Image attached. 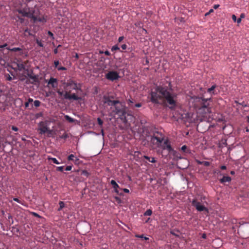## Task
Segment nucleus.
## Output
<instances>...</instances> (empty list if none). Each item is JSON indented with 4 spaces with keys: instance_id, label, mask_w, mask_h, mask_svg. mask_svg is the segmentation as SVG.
<instances>
[{
    "instance_id": "c85d7f7f",
    "label": "nucleus",
    "mask_w": 249,
    "mask_h": 249,
    "mask_svg": "<svg viewBox=\"0 0 249 249\" xmlns=\"http://www.w3.org/2000/svg\"><path fill=\"white\" fill-rule=\"evenodd\" d=\"M127 104L130 107H133V102L132 100L129 99L127 101Z\"/></svg>"
},
{
    "instance_id": "ea45409f",
    "label": "nucleus",
    "mask_w": 249,
    "mask_h": 249,
    "mask_svg": "<svg viewBox=\"0 0 249 249\" xmlns=\"http://www.w3.org/2000/svg\"><path fill=\"white\" fill-rule=\"evenodd\" d=\"M202 164L205 166H209L210 165V163L209 161H203Z\"/></svg>"
},
{
    "instance_id": "a878e982",
    "label": "nucleus",
    "mask_w": 249,
    "mask_h": 249,
    "mask_svg": "<svg viewBox=\"0 0 249 249\" xmlns=\"http://www.w3.org/2000/svg\"><path fill=\"white\" fill-rule=\"evenodd\" d=\"M215 88H216V86L213 85L211 88H209L208 89V90H207L208 92H209L210 93H211L212 92H213V93H214L213 90Z\"/></svg>"
},
{
    "instance_id": "bf43d9fd",
    "label": "nucleus",
    "mask_w": 249,
    "mask_h": 249,
    "mask_svg": "<svg viewBox=\"0 0 249 249\" xmlns=\"http://www.w3.org/2000/svg\"><path fill=\"white\" fill-rule=\"evenodd\" d=\"M220 168L221 170H226L227 169V167L225 165H222V166H221Z\"/></svg>"
},
{
    "instance_id": "20e7f679",
    "label": "nucleus",
    "mask_w": 249,
    "mask_h": 249,
    "mask_svg": "<svg viewBox=\"0 0 249 249\" xmlns=\"http://www.w3.org/2000/svg\"><path fill=\"white\" fill-rule=\"evenodd\" d=\"M18 13L22 14L24 17L32 18L34 22L38 21L46 22L47 21V19L44 17H38L37 16L39 10L37 9H36L35 8L25 7L18 10Z\"/></svg>"
},
{
    "instance_id": "6e6d98bb",
    "label": "nucleus",
    "mask_w": 249,
    "mask_h": 249,
    "mask_svg": "<svg viewBox=\"0 0 249 249\" xmlns=\"http://www.w3.org/2000/svg\"><path fill=\"white\" fill-rule=\"evenodd\" d=\"M124 37L123 36L119 37L118 38V41L119 42H121L124 39Z\"/></svg>"
},
{
    "instance_id": "9d476101",
    "label": "nucleus",
    "mask_w": 249,
    "mask_h": 249,
    "mask_svg": "<svg viewBox=\"0 0 249 249\" xmlns=\"http://www.w3.org/2000/svg\"><path fill=\"white\" fill-rule=\"evenodd\" d=\"M110 184L112 185V188H113L114 192L119 196H122L124 195L122 192H120L119 189H121L120 188L119 185L116 183V182L114 180H111L110 181Z\"/></svg>"
},
{
    "instance_id": "f8f14e48",
    "label": "nucleus",
    "mask_w": 249,
    "mask_h": 249,
    "mask_svg": "<svg viewBox=\"0 0 249 249\" xmlns=\"http://www.w3.org/2000/svg\"><path fill=\"white\" fill-rule=\"evenodd\" d=\"M48 83L49 85H51L53 88H56L58 86L57 80L53 77L50 78Z\"/></svg>"
},
{
    "instance_id": "ddd939ff",
    "label": "nucleus",
    "mask_w": 249,
    "mask_h": 249,
    "mask_svg": "<svg viewBox=\"0 0 249 249\" xmlns=\"http://www.w3.org/2000/svg\"><path fill=\"white\" fill-rule=\"evenodd\" d=\"M231 180V178L229 176H224L222 178L220 179V182L221 183H224L226 182H230Z\"/></svg>"
},
{
    "instance_id": "3c124183",
    "label": "nucleus",
    "mask_w": 249,
    "mask_h": 249,
    "mask_svg": "<svg viewBox=\"0 0 249 249\" xmlns=\"http://www.w3.org/2000/svg\"><path fill=\"white\" fill-rule=\"evenodd\" d=\"M134 107H142V104L141 103H137L134 105Z\"/></svg>"
},
{
    "instance_id": "7c9ffc66",
    "label": "nucleus",
    "mask_w": 249,
    "mask_h": 249,
    "mask_svg": "<svg viewBox=\"0 0 249 249\" xmlns=\"http://www.w3.org/2000/svg\"><path fill=\"white\" fill-rule=\"evenodd\" d=\"M43 115V113L41 112H38V113H37L36 114L35 117H36V118L37 119L41 117H42Z\"/></svg>"
},
{
    "instance_id": "aec40b11",
    "label": "nucleus",
    "mask_w": 249,
    "mask_h": 249,
    "mask_svg": "<svg viewBox=\"0 0 249 249\" xmlns=\"http://www.w3.org/2000/svg\"><path fill=\"white\" fill-rule=\"evenodd\" d=\"M181 150L182 152L184 153H190L189 150L188 149L187 146L186 145H183L181 148Z\"/></svg>"
},
{
    "instance_id": "4468645a",
    "label": "nucleus",
    "mask_w": 249,
    "mask_h": 249,
    "mask_svg": "<svg viewBox=\"0 0 249 249\" xmlns=\"http://www.w3.org/2000/svg\"><path fill=\"white\" fill-rule=\"evenodd\" d=\"M17 66L18 70L19 71H22L23 70H25V66L23 63H22L21 62H19L17 63Z\"/></svg>"
},
{
    "instance_id": "6e6552de",
    "label": "nucleus",
    "mask_w": 249,
    "mask_h": 249,
    "mask_svg": "<svg viewBox=\"0 0 249 249\" xmlns=\"http://www.w3.org/2000/svg\"><path fill=\"white\" fill-rule=\"evenodd\" d=\"M106 78L111 81L117 80L120 77L119 73L116 71H109L105 75Z\"/></svg>"
},
{
    "instance_id": "0e129e2a",
    "label": "nucleus",
    "mask_w": 249,
    "mask_h": 249,
    "mask_svg": "<svg viewBox=\"0 0 249 249\" xmlns=\"http://www.w3.org/2000/svg\"><path fill=\"white\" fill-rule=\"evenodd\" d=\"M206 237H207L206 234V233H203V234L202 235V238H203V239H206Z\"/></svg>"
},
{
    "instance_id": "393cba45",
    "label": "nucleus",
    "mask_w": 249,
    "mask_h": 249,
    "mask_svg": "<svg viewBox=\"0 0 249 249\" xmlns=\"http://www.w3.org/2000/svg\"><path fill=\"white\" fill-rule=\"evenodd\" d=\"M152 213V211L151 209L147 210L144 213L145 216H150Z\"/></svg>"
},
{
    "instance_id": "13d9d810",
    "label": "nucleus",
    "mask_w": 249,
    "mask_h": 249,
    "mask_svg": "<svg viewBox=\"0 0 249 249\" xmlns=\"http://www.w3.org/2000/svg\"><path fill=\"white\" fill-rule=\"evenodd\" d=\"M219 7V4H215L213 5V8L214 9H216L217 8H218V7Z\"/></svg>"
},
{
    "instance_id": "72a5a7b5",
    "label": "nucleus",
    "mask_w": 249,
    "mask_h": 249,
    "mask_svg": "<svg viewBox=\"0 0 249 249\" xmlns=\"http://www.w3.org/2000/svg\"><path fill=\"white\" fill-rule=\"evenodd\" d=\"M235 102L236 104H239V105H241L243 107H247V104L245 102H242V103H239L238 101H235Z\"/></svg>"
},
{
    "instance_id": "4c0bfd02",
    "label": "nucleus",
    "mask_w": 249,
    "mask_h": 249,
    "mask_svg": "<svg viewBox=\"0 0 249 249\" xmlns=\"http://www.w3.org/2000/svg\"><path fill=\"white\" fill-rule=\"evenodd\" d=\"M64 166H58L56 167V170L57 171L63 172Z\"/></svg>"
},
{
    "instance_id": "a18cd8bd",
    "label": "nucleus",
    "mask_w": 249,
    "mask_h": 249,
    "mask_svg": "<svg viewBox=\"0 0 249 249\" xmlns=\"http://www.w3.org/2000/svg\"><path fill=\"white\" fill-rule=\"evenodd\" d=\"M71 169H72V166H67L65 168V170L69 171H71Z\"/></svg>"
},
{
    "instance_id": "603ef678",
    "label": "nucleus",
    "mask_w": 249,
    "mask_h": 249,
    "mask_svg": "<svg viewBox=\"0 0 249 249\" xmlns=\"http://www.w3.org/2000/svg\"><path fill=\"white\" fill-rule=\"evenodd\" d=\"M196 162L198 164H199V165H202V163H203V161H201L200 160H196Z\"/></svg>"
},
{
    "instance_id": "a211bd4d",
    "label": "nucleus",
    "mask_w": 249,
    "mask_h": 249,
    "mask_svg": "<svg viewBox=\"0 0 249 249\" xmlns=\"http://www.w3.org/2000/svg\"><path fill=\"white\" fill-rule=\"evenodd\" d=\"M24 36H32L33 35L31 33V31L28 28H26L24 31Z\"/></svg>"
},
{
    "instance_id": "6ab92c4d",
    "label": "nucleus",
    "mask_w": 249,
    "mask_h": 249,
    "mask_svg": "<svg viewBox=\"0 0 249 249\" xmlns=\"http://www.w3.org/2000/svg\"><path fill=\"white\" fill-rule=\"evenodd\" d=\"M7 49L11 52H17V51H21L22 50L20 48H10V47L7 48Z\"/></svg>"
},
{
    "instance_id": "f257e3e1",
    "label": "nucleus",
    "mask_w": 249,
    "mask_h": 249,
    "mask_svg": "<svg viewBox=\"0 0 249 249\" xmlns=\"http://www.w3.org/2000/svg\"><path fill=\"white\" fill-rule=\"evenodd\" d=\"M151 101L154 104L164 103L171 108L177 106V94L173 91L171 84L168 83V86H158L151 92Z\"/></svg>"
},
{
    "instance_id": "4be33fe9",
    "label": "nucleus",
    "mask_w": 249,
    "mask_h": 249,
    "mask_svg": "<svg viewBox=\"0 0 249 249\" xmlns=\"http://www.w3.org/2000/svg\"><path fill=\"white\" fill-rule=\"evenodd\" d=\"M65 118L67 121L69 122L70 123H73L74 122V119L72 118L71 117H70L68 115H66L65 116Z\"/></svg>"
},
{
    "instance_id": "49530a36",
    "label": "nucleus",
    "mask_w": 249,
    "mask_h": 249,
    "mask_svg": "<svg viewBox=\"0 0 249 249\" xmlns=\"http://www.w3.org/2000/svg\"><path fill=\"white\" fill-rule=\"evenodd\" d=\"M57 93L59 94V95H60L61 96H64V92L63 91H61L60 90H58L57 91Z\"/></svg>"
},
{
    "instance_id": "473e14b6",
    "label": "nucleus",
    "mask_w": 249,
    "mask_h": 249,
    "mask_svg": "<svg viewBox=\"0 0 249 249\" xmlns=\"http://www.w3.org/2000/svg\"><path fill=\"white\" fill-rule=\"evenodd\" d=\"M74 158H75V156L74 155L71 154L68 157V160L72 161L73 160V159H74Z\"/></svg>"
},
{
    "instance_id": "dca6fc26",
    "label": "nucleus",
    "mask_w": 249,
    "mask_h": 249,
    "mask_svg": "<svg viewBox=\"0 0 249 249\" xmlns=\"http://www.w3.org/2000/svg\"><path fill=\"white\" fill-rule=\"evenodd\" d=\"M144 158L146 160H147L148 161L152 162V163H155L156 162V160L153 157H149L147 156H144Z\"/></svg>"
},
{
    "instance_id": "774afa93",
    "label": "nucleus",
    "mask_w": 249,
    "mask_h": 249,
    "mask_svg": "<svg viewBox=\"0 0 249 249\" xmlns=\"http://www.w3.org/2000/svg\"><path fill=\"white\" fill-rule=\"evenodd\" d=\"M53 52H54V53L55 54H56V53H57V52H58V51H57V49H55L54 50V51H53Z\"/></svg>"
},
{
    "instance_id": "a19ab883",
    "label": "nucleus",
    "mask_w": 249,
    "mask_h": 249,
    "mask_svg": "<svg viewBox=\"0 0 249 249\" xmlns=\"http://www.w3.org/2000/svg\"><path fill=\"white\" fill-rule=\"evenodd\" d=\"M66 68L64 67H58L57 68V70L58 71H65V70H66Z\"/></svg>"
},
{
    "instance_id": "37998d69",
    "label": "nucleus",
    "mask_w": 249,
    "mask_h": 249,
    "mask_svg": "<svg viewBox=\"0 0 249 249\" xmlns=\"http://www.w3.org/2000/svg\"><path fill=\"white\" fill-rule=\"evenodd\" d=\"M48 36H49L50 37H52V39H54V37H53V34L51 32V31H48Z\"/></svg>"
},
{
    "instance_id": "2f4dec72",
    "label": "nucleus",
    "mask_w": 249,
    "mask_h": 249,
    "mask_svg": "<svg viewBox=\"0 0 249 249\" xmlns=\"http://www.w3.org/2000/svg\"><path fill=\"white\" fill-rule=\"evenodd\" d=\"M69 137L68 134L66 133H64L63 135L60 136L61 139H66Z\"/></svg>"
},
{
    "instance_id": "423d86ee",
    "label": "nucleus",
    "mask_w": 249,
    "mask_h": 249,
    "mask_svg": "<svg viewBox=\"0 0 249 249\" xmlns=\"http://www.w3.org/2000/svg\"><path fill=\"white\" fill-rule=\"evenodd\" d=\"M39 128L38 130L40 131L39 133L41 134L48 133V136L52 134L53 130L49 129L47 126V124L44 122H41L38 124Z\"/></svg>"
},
{
    "instance_id": "7ed1b4c3",
    "label": "nucleus",
    "mask_w": 249,
    "mask_h": 249,
    "mask_svg": "<svg viewBox=\"0 0 249 249\" xmlns=\"http://www.w3.org/2000/svg\"><path fill=\"white\" fill-rule=\"evenodd\" d=\"M151 142L157 147H160L162 150H167L169 154L175 152L168 139L164 141V136L161 133L155 132L151 138Z\"/></svg>"
},
{
    "instance_id": "f03ea898",
    "label": "nucleus",
    "mask_w": 249,
    "mask_h": 249,
    "mask_svg": "<svg viewBox=\"0 0 249 249\" xmlns=\"http://www.w3.org/2000/svg\"><path fill=\"white\" fill-rule=\"evenodd\" d=\"M112 96H104L103 102L104 104L110 107L111 113L114 115H117L119 118L124 123H127L128 120L126 118V115L130 116L127 110V108L124 104L117 100H113Z\"/></svg>"
},
{
    "instance_id": "bb28decb",
    "label": "nucleus",
    "mask_w": 249,
    "mask_h": 249,
    "mask_svg": "<svg viewBox=\"0 0 249 249\" xmlns=\"http://www.w3.org/2000/svg\"><path fill=\"white\" fill-rule=\"evenodd\" d=\"M49 160H52L54 163L56 164H60V162L54 158H49Z\"/></svg>"
},
{
    "instance_id": "e2e57ef3",
    "label": "nucleus",
    "mask_w": 249,
    "mask_h": 249,
    "mask_svg": "<svg viewBox=\"0 0 249 249\" xmlns=\"http://www.w3.org/2000/svg\"><path fill=\"white\" fill-rule=\"evenodd\" d=\"M115 199L116 200V201H117L118 202H120L121 201L120 198L119 197H118V196H115Z\"/></svg>"
},
{
    "instance_id": "052dcab7",
    "label": "nucleus",
    "mask_w": 249,
    "mask_h": 249,
    "mask_svg": "<svg viewBox=\"0 0 249 249\" xmlns=\"http://www.w3.org/2000/svg\"><path fill=\"white\" fill-rule=\"evenodd\" d=\"M29 104H30V103H29V102H25V107H26V108H27V107H29Z\"/></svg>"
},
{
    "instance_id": "2eb2a0df",
    "label": "nucleus",
    "mask_w": 249,
    "mask_h": 249,
    "mask_svg": "<svg viewBox=\"0 0 249 249\" xmlns=\"http://www.w3.org/2000/svg\"><path fill=\"white\" fill-rule=\"evenodd\" d=\"M29 77L32 80L31 82L32 83H34L37 81V78L36 75H34L32 74H28Z\"/></svg>"
},
{
    "instance_id": "5701e85b",
    "label": "nucleus",
    "mask_w": 249,
    "mask_h": 249,
    "mask_svg": "<svg viewBox=\"0 0 249 249\" xmlns=\"http://www.w3.org/2000/svg\"><path fill=\"white\" fill-rule=\"evenodd\" d=\"M59 208L58 209V211H60L65 207V203L63 201H60L59 202Z\"/></svg>"
},
{
    "instance_id": "c756f323",
    "label": "nucleus",
    "mask_w": 249,
    "mask_h": 249,
    "mask_svg": "<svg viewBox=\"0 0 249 249\" xmlns=\"http://www.w3.org/2000/svg\"><path fill=\"white\" fill-rule=\"evenodd\" d=\"M81 175L88 177L89 175V173L86 170H82L81 172Z\"/></svg>"
},
{
    "instance_id": "8fccbe9b",
    "label": "nucleus",
    "mask_w": 249,
    "mask_h": 249,
    "mask_svg": "<svg viewBox=\"0 0 249 249\" xmlns=\"http://www.w3.org/2000/svg\"><path fill=\"white\" fill-rule=\"evenodd\" d=\"M127 48V45L126 44H123L122 45H121V48L123 50H124L126 49Z\"/></svg>"
},
{
    "instance_id": "69168bd1",
    "label": "nucleus",
    "mask_w": 249,
    "mask_h": 249,
    "mask_svg": "<svg viewBox=\"0 0 249 249\" xmlns=\"http://www.w3.org/2000/svg\"><path fill=\"white\" fill-rule=\"evenodd\" d=\"M7 80L8 81H11L12 80V77L9 75L7 77Z\"/></svg>"
},
{
    "instance_id": "864d4df0",
    "label": "nucleus",
    "mask_w": 249,
    "mask_h": 249,
    "mask_svg": "<svg viewBox=\"0 0 249 249\" xmlns=\"http://www.w3.org/2000/svg\"><path fill=\"white\" fill-rule=\"evenodd\" d=\"M21 63H23L24 64V66H25V70H27V69H26V67H27V64L28 63V61L26 60V61H24L23 62H21Z\"/></svg>"
},
{
    "instance_id": "4d7b16f0",
    "label": "nucleus",
    "mask_w": 249,
    "mask_h": 249,
    "mask_svg": "<svg viewBox=\"0 0 249 249\" xmlns=\"http://www.w3.org/2000/svg\"><path fill=\"white\" fill-rule=\"evenodd\" d=\"M27 102H29V103H32L33 102V99L32 98H29Z\"/></svg>"
},
{
    "instance_id": "f704fd0d",
    "label": "nucleus",
    "mask_w": 249,
    "mask_h": 249,
    "mask_svg": "<svg viewBox=\"0 0 249 249\" xmlns=\"http://www.w3.org/2000/svg\"><path fill=\"white\" fill-rule=\"evenodd\" d=\"M72 161L75 164H78L79 163V159L75 157Z\"/></svg>"
},
{
    "instance_id": "cd10ccee",
    "label": "nucleus",
    "mask_w": 249,
    "mask_h": 249,
    "mask_svg": "<svg viewBox=\"0 0 249 249\" xmlns=\"http://www.w3.org/2000/svg\"><path fill=\"white\" fill-rule=\"evenodd\" d=\"M41 102L39 100H35L34 102V105L36 107H38L40 105Z\"/></svg>"
},
{
    "instance_id": "39448f33",
    "label": "nucleus",
    "mask_w": 249,
    "mask_h": 249,
    "mask_svg": "<svg viewBox=\"0 0 249 249\" xmlns=\"http://www.w3.org/2000/svg\"><path fill=\"white\" fill-rule=\"evenodd\" d=\"M207 100L208 99H202L201 106L198 109V113L201 114L202 117H205L211 112V108L208 107V104H207Z\"/></svg>"
},
{
    "instance_id": "c03bdc74",
    "label": "nucleus",
    "mask_w": 249,
    "mask_h": 249,
    "mask_svg": "<svg viewBox=\"0 0 249 249\" xmlns=\"http://www.w3.org/2000/svg\"><path fill=\"white\" fill-rule=\"evenodd\" d=\"M11 128L13 130L15 131H18V128L17 127L14 125L12 126Z\"/></svg>"
},
{
    "instance_id": "79ce46f5",
    "label": "nucleus",
    "mask_w": 249,
    "mask_h": 249,
    "mask_svg": "<svg viewBox=\"0 0 249 249\" xmlns=\"http://www.w3.org/2000/svg\"><path fill=\"white\" fill-rule=\"evenodd\" d=\"M59 61L55 60L54 61V65L55 68H58L57 66L59 65Z\"/></svg>"
},
{
    "instance_id": "b1692460",
    "label": "nucleus",
    "mask_w": 249,
    "mask_h": 249,
    "mask_svg": "<svg viewBox=\"0 0 249 249\" xmlns=\"http://www.w3.org/2000/svg\"><path fill=\"white\" fill-rule=\"evenodd\" d=\"M13 200L21 204L22 205H25V201L24 200H21L18 198H14Z\"/></svg>"
},
{
    "instance_id": "09e8293b",
    "label": "nucleus",
    "mask_w": 249,
    "mask_h": 249,
    "mask_svg": "<svg viewBox=\"0 0 249 249\" xmlns=\"http://www.w3.org/2000/svg\"><path fill=\"white\" fill-rule=\"evenodd\" d=\"M232 20L234 21V22H236V20H237V18H236V17L235 15H232Z\"/></svg>"
},
{
    "instance_id": "de8ad7c7",
    "label": "nucleus",
    "mask_w": 249,
    "mask_h": 249,
    "mask_svg": "<svg viewBox=\"0 0 249 249\" xmlns=\"http://www.w3.org/2000/svg\"><path fill=\"white\" fill-rule=\"evenodd\" d=\"M32 214L35 216V217H40V215L37 214V213H35V212H33L32 213Z\"/></svg>"
},
{
    "instance_id": "c9c22d12",
    "label": "nucleus",
    "mask_w": 249,
    "mask_h": 249,
    "mask_svg": "<svg viewBox=\"0 0 249 249\" xmlns=\"http://www.w3.org/2000/svg\"><path fill=\"white\" fill-rule=\"evenodd\" d=\"M36 42L39 46H40V47L43 46V44H42V43L41 42V41L40 40H39L38 39H36Z\"/></svg>"
},
{
    "instance_id": "412c9836",
    "label": "nucleus",
    "mask_w": 249,
    "mask_h": 249,
    "mask_svg": "<svg viewBox=\"0 0 249 249\" xmlns=\"http://www.w3.org/2000/svg\"><path fill=\"white\" fill-rule=\"evenodd\" d=\"M135 237L137 238L143 239L144 240H145L146 241L149 240V238L144 236L143 234H142V235L136 234V235H135Z\"/></svg>"
},
{
    "instance_id": "338daca9",
    "label": "nucleus",
    "mask_w": 249,
    "mask_h": 249,
    "mask_svg": "<svg viewBox=\"0 0 249 249\" xmlns=\"http://www.w3.org/2000/svg\"><path fill=\"white\" fill-rule=\"evenodd\" d=\"M238 23H240L241 22V18H238L237 20H236V21Z\"/></svg>"
},
{
    "instance_id": "1a4fd4ad",
    "label": "nucleus",
    "mask_w": 249,
    "mask_h": 249,
    "mask_svg": "<svg viewBox=\"0 0 249 249\" xmlns=\"http://www.w3.org/2000/svg\"><path fill=\"white\" fill-rule=\"evenodd\" d=\"M66 87H70L72 89L75 90H80L81 86L80 84H78L76 82L73 81L72 79H69L67 81L65 84Z\"/></svg>"
},
{
    "instance_id": "f3484780",
    "label": "nucleus",
    "mask_w": 249,
    "mask_h": 249,
    "mask_svg": "<svg viewBox=\"0 0 249 249\" xmlns=\"http://www.w3.org/2000/svg\"><path fill=\"white\" fill-rule=\"evenodd\" d=\"M170 233L178 237L179 236V231L178 230H171L170 231Z\"/></svg>"
},
{
    "instance_id": "9b49d317",
    "label": "nucleus",
    "mask_w": 249,
    "mask_h": 249,
    "mask_svg": "<svg viewBox=\"0 0 249 249\" xmlns=\"http://www.w3.org/2000/svg\"><path fill=\"white\" fill-rule=\"evenodd\" d=\"M70 91L68 92L66 91L64 94V98L65 99L71 100L73 99L74 100H78L81 99L80 97H78L75 93H73L72 94H70Z\"/></svg>"
},
{
    "instance_id": "0eeeda50",
    "label": "nucleus",
    "mask_w": 249,
    "mask_h": 249,
    "mask_svg": "<svg viewBox=\"0 0 249 249\" xmlns=\"http://www.w3.org/2000/svg\"><path fill=\"white\" fill-rule=\"evenodd\" d=\"M192 205L195 207L198 212H205L208 213V209L204 206L201 205L199 202H198L196 199H194L192 201Z\"/></svg>"
},
{
    "instance_id": "5fc2aeb1",
    "label": "nucleus",
    "mask_w": 249,
    "mask_h": 249,
    "mask_svg": "<svg viewBox=\"0 0 249 249\" xmlns=\"http://www.w3.org/2000/svg\"><path fill=\"white\" fill-rule=\"evenodd\" d=\"M123 191L125 193H129V190L128 189H126V188H124L123 189Z\"/></svg>"
},
{
    "instance_id": "680f3d73",
    "label": "nucleus",
    "mask_w": 249,
    "mask_h": 249,
    "mask_svg": "<svg viewBox=\"0 0 249 249\" xmlns=\"http://www.w3.org/2000/svg\"><path fill=\"white\" fill-rule=\"evenodd\" d=\"M7 46V44L6 43H5L2 45H0V48H3L4 47H6Z\"/></svg>"
},
{
    "instance_id": "e433bc0d",
    "label": "nucleus",
    "mask_w": 249,
    "mask_h": 249,
    "mask_svg": "<svg viewBox=\"0 0 249 249\" xmlns=\"http://www.w3.org/2000/svg\"><path fill=\"white\" fill-rule=\"evenodd\" d=\"M97 122H98V124L101 126L103 125V121L101 119H100V118H97Z\"/></svg>"
},
{
    "instance_id": "58836bf2",
    "label": "nucleus",
    "mask_w": 249,
    "mask_h": 249,
    "mask_svg": "<svg viewBox=\"0 0 249 249\" xmlns=\"http://www.w3.org/2000/svg\"><path fill=\"white\" fill-rule=\"evenodd\" d=\"M120 48L118 47L117 45H114L112 47L111 50L112 51H116V50H119Z\"/></svg>"
}]
</instances>
